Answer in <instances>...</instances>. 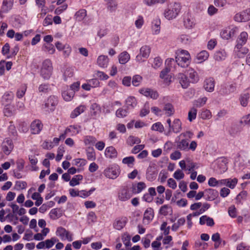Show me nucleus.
I'll use <instances>...</instances> for the list:
<instances>
[{"mask_svg": "<svg viewBox=\"0 0 250 250\" xmlns=\"http://www.w3.org/2000/svg\"><path fill=\"white\" fill-rule=\"evenodd\" d=\"M181 9V5L179 3H170L165 10L164 15L167 19L171 20L176 18L180 12Z\"/></svg>", "mask_w": 250, "mask_h": 250, "instance_id": "nucleus-1", "label": "nucleus"}, {"mask_svg": "<svg viewBox=\"0 0 250 250\" xmlns=\"http://www.w3.org/2000/svg\"><path fill=\"white\" fill-rule=\"evenodd\" d=\"M135 161V159L133 156H129L124 158L122 162L124 164H126L128 167H132L134 165V162Z\"/></svg>", "mask_w": 250, "mask_h": 250, "instance_id": "nucleus-50", "label": "nucleus"}, {"mask_svg": "<svg viewBox=\"0 0 250 250\" xmlns=\"http://www.w3.org/2000/svg\"><path fill=\"white\" fill-rule=\"evenodd\" d=\"M83 179V176L81 175H77L74 176L69 182V184L72 187H74L80 184L79 181Z\"/></svg>", "mask_w": 250, "mask_h": 250, "instance_id": "nucleus-42", "label": "nucleus"}, {"mask_svg": "<svg viewBox=\"0 0 250 250\" xmlns=\"http://www.w3.org/2000/svg\"><path fill=\"white\" fill-rule=\"evenodd\" d=\"M208 53L207 51L203 50L198 54L197 59L201 62H202L206 60L208 58Z\"/></svg>", "mask_w": 250, "mask_h": 250, "instance_id": "nucleus-46", "label": "nucleus"}, {"mask_svg": "<svg viewBox=\"0 0 250 250\" xmlns=\"http://www.w3.org/2000/svg\"><path fill=\"white\" fill-rule=\"evenodd\" d=\"M235 34V29L229 27L227 28L221 33V37L225 39L228 40L233 37Z\"/></svg>", "mask_w": 250, "mask_h": 250, "instance_id": "nucleus-20", "label": "nucleus"}, {"mask_svg": "<svg viewBox=\"0 0 250 250\" xmlns=\"http://www.w3.org/2000/svg\"><path fill=\"white\" fill-rule=\"evenodd\" d=\"M104 174L105 177L114 179L118 176L119 171L117 167H108L104 170Z\"/></svg>", "mask_w": 250, "mask_h": 250, "instance_id": "nucleus-12", "label": "nucleus"}, {"mask_svg": "<svg viewBox=\"0 0 250 250\" xmlns=\"http://www.w3.org/2000/svg\"><path fill=\"white\" fill-rule=\"evenodd\" d=\"M126 104L127 108H134L136 106L137 102L136 98L133 96H129L126 100Z\"/></svg>", "mask_w": 250, "mask_h": 250, "instance_id": "nucleus-34", "label": "nucleus"}, {"mask_svg": "<svg viewBox=\"0 0 250 250\" xmlns=\"http://www.w3.org/2000/svg\"><path fill=\"white\" fill-rule=\"evenodd\" d=\"M234 20L238 22H245L250 20V8L235 14Z\"/></svg>", "mask_w": 250, "mask_h": 250, "instance_id": "nucleus-8", "label": "nucleus"}, {"mask_svg": "<svg viewBox=\"0 0 250 250\" xmlns=\"http://www.w3.org/2000/svg\"><path fill=\"white\" fill-rule=\"evenodd\" d=\"M26 90V86L25 85L21 86L17 92V96L19 98H22L24 95Z\"/></svg>", "mask_w": 250, "mask_h": 250, "instance_id": "nucleus-60", "label": "nucleus"}, {"mask_svg": "<svg viewBox=\"0 0 250 250\" xmlns=\"http://www.w3.org/2000/svg\"><path fill=\"white\" fill-rule=\"evenodd\" d=\"M85 106L83 105H80L76 108L71 113L70 117L71 118H75L79 115L81 113H83L85 110Z\"/></svg>", "mask_w": 250, "mask_h": 250, "instance_id": "nucleus-33", "label": "nucleus"}, {"mask_svg": "<svg viewBox=\"0 0 250 250\" xmlns=\"http://www.w3.org/2000/svg\"><path fill=\"white\" fill-rule=\"evenodd\" d=\"M153 209L151 208H147L144 213V218L147 220H150L153 218Z\"/></svg>", "mask_w": 250, "mask_h": 250, "instance_id": "nucleus-49", "label": "nucleus"}, {"mask_svg": "<svg viewBox=\"0 0 250 250\" xmlns=\"http://www.w3.org/2000/svg\"><path fill=\"white\" fill-rule=\"evenodd\" d=\"M215 83V81L213 78H207L204 81L203 87L207 92H212L214 91Z\"/></svg>", "mask_w": 250, "mask_h": 250, "instance_id": "nucleus-13", "label": "nucleus"}, {"mask_svg": "<svg viewBox=\"0 0 250 250\" xmlns=\"http://www.w3.org/2000/svg\"><path fill=\"white\" fill-rule=\"evenodd\" d=\"M197 110L194 107H192L188 113V120L191 122L196 117Z\"/></svg>", "mask_w": 250, "mask_h": 250, "instance_id": "nucleus-47", "label": "nucleus"}, {"mask_svg": "<svg viewBox=\"0 0 250 250\" xmlns=\"http://www.w3.org/2000/svg\"><path fill=\"white\" fill-rule=\"evenodd\" d=\"M109 62V59L107 56L100 55L98 57L97 62L98 65L102 68L107 67Z\"/></svg>", "mask_w": 250, "mask_h": 250, "instance_id": "nucleus-19", "label": "nucleus"}, {"mask_svg": "<svg viewBox=\"0 0 250 250\" xmlns=\"http://www.w3.org/2000/svg\"><path fill=\"white\" fill-rule=\"evenodd\" d=\"M58 104V100L55 96H50L44 104L45 108H47L48 111H53L54 110L55 106Z\"/></svg>", "mask_w": 250, "mask_h": 250, "instance_id": "nucleus-10", "label": "nucleus"}, {"mask_svg": "<svg viewBox=\"0 0 250 250\" xmlns=\"http://www.w3.org/2000/svg\"><path fill=\"white\" fill-rule=\"evenodd\" d=\"M105 156L107 158H113L117 156V152L115 148L113 146L107 147L105 150Z\"/></svg>", "mask_w": 250, "mask_h": 250, "instance_id": "nucleus-23", "label": "nucleus"}, {"mask_svg": "<svg viewBox=\"0 0 250 250\" xmlns=\"http://www.w3.org/2000/svg\"><path fill=\"white\" fill-rule=\"evenodd\" d=\"M247 193L246 191H242L240 192L236 196V200L237 203H240L242 200L246 198Z\"/></svg>", "mask_w": 250, "mask_h": 250, "instance_id": "nucleus-57", "label": "nucleus"}, {"mask_svg": "<svg viewBox=\"0 0 250 250\" xmlns=\"http://www.w3.org/2000/svg\"><path fill=\"white\" fill-rule=\"evenodd\" d=\"M42 50L49 54H53L55 51L54 45L50 43H44L42 47Z\"/></svg>", "mask_w": 250, "mask_h": 250, "instance_id": "nucleus-36", "label": "nucleus"}, {"mask_svg": "<svg viewBox=\"0 0 250 250\" xmlns=\"http://www.w3.org/2000/svg\"><path fill=\"white\" fill-rule=\"evenodd\" d=\"M14 94L11 92H5L2 97V102L3 104H8L13 99Z\"/></svg>", "mask_w": 250, "mask_h": 250, "instance_id": "nucleus-35", "label": "nucleus"}, {"mask_svg": "<svg viewBox=\"0 0 250 250\" xmlns=\"http://www.w3.org/2000/svg\"><path fill=\"white\" fill-rule=\"evenodd\" d=\"M186 222V220L184 218H181L177 220V222L174 223L171 227V229L173 231H176L178 230L179 228L183 226Z\"/></svg>", "mask_w": 250, "mask_h": 250, "instance_id": "nucleus-43", "label": "nucleus"}, {"mask_svg": "<svg viewBox=\"0 0 250 250\" xmlns=\"http://www.w3.org/2000/svg\"><path fill=\"white\" fill-rule=\"evenodd\" d=\"M146 188L145 183L140 182L137 184L133 185L132 188V191L133 194H136L141 192L144 189Z\"/></svg>", "mask_w": 250, "mask_h": 250, "instance_id": "nucleus-21", "label": "nucleus"}, {"mask_svg": "<svg viewBox=\"0 0 250 250\" xmlns=\"http://www.w3.org/2000/svg\"><path fill=\"white\" fill-rule=\"evenodd\" d=\"M205 193L207 196V199L209 200L214 199L217 194V191L211 188L205 190Z\"/></svg>", "mask_w": 250, "mask_h": 250, "instance_id": "nucleus-32", "label": "nucleus"}, {"mask_svg": "<svg viewBox=\"0 0 250 250\" xmlns=\"http://www.w3.org/2000/svg\"><path fill=\"white\" fill-rule=\"evenodd\" d=\"M161 21L160 20L156 19L152 21V30L153 34L158 35L160 32Z\"/></svg>", "mask_w": 250, "mask_h": 250, "instance_id": "nucleus-30", "label": "nucleus"}, {"mask_svg": "<svg viewBox=\"0 0 250 250\" xmlns=\"http://www.w3.org/2000/svg\"><path fill=\"white\" fill-rule=\"evenodd\" d=\"M208 98L206 97L199 98L194 101L193 105L196 107H201L205 105L207 101Z\"/></svg>", "mask_w": 250, "mask_h": 250, "instance_id": "nucleus-40", "label": "nucleus"}, {"mask_svg": "<svg viewBox=\"0 0 250 250\" xmlns=\"http://www.w3.org/2000/svg\"><path fill=\"white\" fill-rule=\"evenodd\" d=\"M86 16V11L85 9H81L77 11L75 17L76 19L78 21H82Z\"/></svg>", "mask_w": 250, "mask_h": 250, "instance_id": "nucleus-39", "label": "nucleus"}, {"mask_svg": "<svg viewBox=\"0 0 250 250\" xmlns=\"http://www.w3.org/2000/svg\"><path fill=\"white\" fill-rule=\"evenodd\" d=\"M53 66L52 62L49 59H46L42 62L40 70V74L44 79L48 80L52 75Z\"/></svg>", "mask_w": 250, "mask_h": 250, "instance_id": "nucleus-4", "label": "nucleus"}, {"mask_svg": "<svg viewBox=\"0 0 250 250\" xmlns=\"http://www.w3.org/2000/svg\"><path fill=\"white\" fill-rule=\"evenodd\" d=\"M163 110L165 112V115L168 117L172 116L175 112L173 105L170 103H167L164 105Z\"/></svg>", "mask_w": 250, "mask_h": 250, "instance_id": "nucleus-22", "label": "nucleus"}, {"mask_svg": "<svg viewBox=\"0 0 250 250\" xmlns=\"http://www.w3.org/2000/svg\"><path fill=\"white\" fill-rule=\"evenodd\" d=\"M151 48L148 45H144L140 49V53L136 57V61L138 62H142L147 59L150 55Z\"/></svg>", "mask_w": 250, "mask_h": 250, "instance_id": "nucleus-6", "label": "nucleus"}, {"mask_svg": "<svg viewBox=\"0 0 250 250\" xmlns=\"http://www.w3.org/2000/svg\"><path fill=\"white\" fill-rule=\"evenodd\" d=\"M248 35L247 32H243L241 33L237 40V44L243 45L246 43L248 39Z\"/></svg>", "mask_w": 250, "mask_h": 250, "instance_id": "nucleus-41", "label": "nucleus"}, {"mask_svg": "<svg viewBox=\"0 0 250 250\" xmlns=\"http://www.w3.org/2000/svg\"><path fill=\"white\" fill-rule=\"evenodd\" d=\"M127 142L129 145L132 146L135 144L140 143L141 140L138 137L130 136L128 138Z\"/></svg>", "mask_w": 250, "mask_h": 250, "instance_id": "nucleus-51", "label": "nucleus"}, {"mask_svg": "<svg viewBox=\"0 0 250 250\" xmlns=\"http://www.w3.org/2000/svg\"><path fill=\"white\" fill-rule=\"evenodd\" d=\"M185 174L180 169H177L173 174V177L177 180H181L184 177Z\"/></svg>", "mask_w": 250, "mask_h": 250, "instance_id": "nucleus-63", "label": "nucleus"}, {"mask_svg": "<svg viewBox=\"0 0 250 250\" xmlns=\"http://www.w3.org/2000/svg\"><path fill=\"white\" fill-rule=\"evenodd\" d=\"M241 128L237 125H233L229 130V133L232 136L239 134L241 131Z\"/></svg>", "mask_w": 250, "mask_h": 250, "instance_id": "nucleus-38", "label": "nucleus"}, {"mask_svg": "<svg viewBox=\"0 0 250 250\" xmlns=\"http://www.w3.org/2000/svg\"><path fill=\"white\" fill-rule=\"evenodd\" d=\"M81 131V127L78 125H69L63 133L60 135L61 139H64L66 136H73L77 134Z\"/></svg>", "mask_w": 250, "mask_h": 250, "instance_id": "nucleus-7", "label": "nucleus"}, {"mask_svg": "<svg viewBox=\"0 0 250 250\" xmlns=\"http://www.w3.org/2000/svg\"><path fill=\"white\" fill-rule=\"evenodd\" d=\"M182 130V123L180 119H175L172 123V125L170 126V128L169 129V132H173L175 133L180 132Z\"/></svg>", "mask_w": 250, "mask_h": 250, "instance_id": "nucleus-17", "label": "nucleus"}, {"mask_svg": "<svg viewBox=\"0 0 250 250\" xmlns=\"http://www.w3.org/2000/svg\"><path fill=\"white\" fill-rule=\"evenodd\" d=\"M226 57V53L225 51H219L216 52L214 54V58L215 60L220 61L225 59Z\"/></svg>", "mask_w": 250, "mask_h": 250, "instance_id": "nucleus-45", "label": "nucleus"}, {"mask_svg": "<svg viewBox=\"0 0 250 250\" xmlns=\"http://www.w3.org/2000/svg\"><path fill=\"white\" fill-rule=\"evenodd\" d=\"M184 24L187 29H192L196 24V20L194 16L188 13L184 18Z\"/></svg>", "mask_w": 250, "mask_h": 250, "instance_id": "nucleus-9", "label": "nucleus"}, {"mask_svg": "<svg viewBox=\"0 0 250 250\" xmlns=\"http://www.w3.org/2000/svg\"><path fill=\"white\" fill-rule=\"evenodd\" d=\"M118 59L119 62L124 64L130 60V55L126 51H124L119 54Z\"/></svg>", "mask_w": 250, "mask_h": 250, "instance_id": "nucleus-27", "label": "nucleus"}, {"mask_svg": "<svg viewBox=\"0 0 250 250\" xmlns=\"http://www.w3.org/2000/svg\"><path fill=\"white\" fill-rule=\"evenodd\" d=\"M57 241V240L55 238H52L51 239H47L44 242L45 246L46 248L49 249L54 245L55 243Z\"/></svg>", "mask_w": 250, "mask_h": 250, "instance_id": "nucleus-61", "label": "nucleus"}, {"mask_svg": "<svg viewBox=\"0 0 250 250\" xmlns=\"http://www.w3.org/2000/svg\"><path fill=\"white\" fill-rule=\"evenodd\" d=\"M228 181L226 184V186L229 188L233 189L237 184L238 182V180L236 178L231 179H227Z\"/></svg>", "mask_w": 250, "mask_h": 250, "instance_id": "nucleus-56", "label": "nucleus"}, {"mask_svg": "<svg viewBox=\"0 0 250 250\" xmlns=\"http://www.w3.org/2000/svg\"><path fill=\"white\" fill-rule=\"evenodd\" d=\"M132 195L133 192L127 186L121 187L118 193V198L121 201H126L129 200Z\"/></svg>", "mask_w": 250, "mask_h": 250, "instance_id": "nucleus-5", "label": "nucleus"}, {"mask_svg": "<svg viewBox=\"0 0 250 250\" xmlns=\"http://www.w3.org/2000/svg\"><path fill=\"white\" fill-rule=\"evenodd\" d=\"M87 158L89 160L93 161L96 158L95 153L93 149L89 148L86 151Z\"/></svg>", "mask_w": 250, "mask_h": 250, "instance_id": "nucleus-55", "label": "nucleus"}, {"mask_svg": "<svg viewBox=\"0 0 250 250\" xmlns=\"http://www.w3.org/2000/svg\"><path fill=\"white\" fill-rule=\"evenodd\" d=\"M43 125L40 120H35L31 124V133L37 134L40 132L42 128Z\"/></svg>", "mask_w": 250, "mask_h": 250, "instance_id": "nucleus-15", "label": "nucleus"}, {"mask_svg": "<svg viewBox=\"0 0 250 250\" xmlns=\"http://www.w3.org/2000/svg\"><path fill=\"white\" fill-rule=\"evenodd\" d=\"M208 244L202 242L200 240H197L195 243V247L198 250H204L207 248Z\"/></svg>", "mask_w": 250, "mask_h": 250, "instance_id": "nucleus-53", "label": "nucleus"}, {"mask_svg": "<svg viewBox=\"0 0 250 250\" xmlns=\"http://www.w3.org/2000/svg\"><path fill=\"white\" fill-rule=\"evenodd\" d=\"M162 59L159 57H156L153 59V62L152 63V66L155 69H157L162 65Z\"/></svg>", "mask_w": 250, "mask_h": 250, "instance_id": "nucleus-52", "label": "nucleus"}, {"mask_svg": "<svg viewBox=\"0 0 250 250\" xmlns=\"http://www.w3.org/2000/svg\"><path fill=\"white\" fill-rule=\"evenodd\" d=\"M177 78L179 83L183 88H186L189 86V81L186 75L183 73H179Z\"/></svg>", "mask_w": 250, "mask_h": 250, "instance_id": "nucleus-18", "label": "nucleus"}, {"mask_svg": "<svg viewBox=\"0 0 250 250\" xmlns=\"http://www.w3.org/2000/svg\"><path fill=\"white\" fill-rule=\"evenodd\" d=\"M151 129L162 133L164 131V127L160 122H157L152 125Z\"/></svg>", "mask_w": 250, "mask_h": 250, "instance_id": "nucleus-48", "label": "nucleus"}, {"mask_svg": "<svg viewBox=\"0 0 250 250\" xmlns=\"http://www.w3.org/2000/svg\"><path fill=\"white\" fill-rule=\"evenodd\" d=\"M243 45L240 44H237L235 48V51L237 53V55L239 58H241L244 55L247 54L248 52V49L246 47H243Z\"/></svg>", "mask_w": 250, "mask_h": 250, "instance_id": "nucleus-25", "label": "nucleus"}, {"mask_svg": "<svg viewBox=\"0 0 250 250\" xmlns=\"http://www.w3.org/2000/svg\"><path fill=\"white\" fill-rule=\"evenodd\" d=\"M218 167L220 169L221 172H224L227 169V159L226 158H221L218 160Z\"/></svg>", "mask_w": 250, "mask_h": 250, "instance_id": "nucleus-29", "label": "nucleus"}, {"mask_svg": "<svg viewBox=\"0 0 250 250\" xmlns=\"http://www.w3.org/2000/svg\"><path fill=\"white\" fill-rule=\"evenodd\" d=\"M200 117L203 119H209L211 117V113L209 110H203L200 114Z\"/></svg>", "mask_w": 250, "mask_h": 250, "instance_id": "nucleus-54", "label": "nucleus"}, {"mask_svg": "<svg viewBox=\"0 0 250 250\" xmlns=\"http://www.w3.org/2000/svg\"><path fill=\"white\" fill-rule=\"evenodd\" d=\"M191 57L188 51L179 50L176 57V62L179 66L182 67H188L190 63Z\"/></svg>", "mask_w": 250, "mask_h": 250, "instance_id": "nucleus-2", "label": "nucleus"}, {"mask_svg": "<svg viewBox=\"0 0 250 250\" xmlns=\"http://www.w3.org/2000/svg\"><path fill=\"white\" fill-rule=\"evenodd\" d=\"M170 208V207L167 205H165L161 207L159 210V213L166 216L168 214V209Z\"/></svg>", "mask_w": 250, "mask_h": 250, "instance_id": "nucleus-62", "label": "nucleus"}, {"mask_svg": "<svg viewBox=\"0 0 250 250\" xmlns=\"http://www.w3.org/2000/svg\"><path fill=\"white\" fill-rule=\"evenodd\" d=\"M13 4V0H3L1 7V12H6L10 10Z\"/></svg>", "mask_w": 250, "mask_h": 250, "instance_id": "nucleus-24", "label": "nucleus"}, {"mask_svg": "<svg viewBox=\"0 0 250 250\" xmlns=\"http://www.w3.org/2000/svg\"><path fill=\"white\" fill-rule=\"evenodd\" d=\"M188 142L186 139H183L181 141L177 142V147L181 150H188Z\"/></svg>", "mask_w": 250, "mask_h": 250, "instance_id": "nucleus-28", "label": "nucleus"}, {"mask_svg": "<svg viewBox=\"0 0 250 250\" xmlns=\"http://www.w3.org/2000/svg\"><path fill=\"white\" fill-rule=\"evenodd\" d=\"M127 219L125 217H122L117 218L114 223V228L117 230L122 229L126 225Z\"/></svg>", "mask_w": 250, "mask_h": 250, "instance_id": "nucleus-14", "label": "nucleus"}, {"mask_svg": "<svg viewBox=\"0 0 250 250\" xmlns=\"http://www.w3.org/2000/svg\"><path fill=\"white\" fill-rule=\"evenodd\" d=\"M57 235L61 237L62 239H67L69 241H72V235L65 229L59 227L56 231Z\"/></svg>", "mask_w": 250, "mask_h": 250, "instance_id": "nucleus-16", "label": "nucleus"}, {"mask_svg": "<svg viewBox=\"0 0 250 250\" xmlns=\"http://www.w3.org/2000/svg\"><path fill=\"white\" fill-rule=\"evenodd\" d=\"M175 62L173 59H167L166 61V67L160 73V77L164 80V83L168 85L171 82V76L168 74L170 70V67L172 63H174Z\"/></svg>", "mask_w": 250, "mask_h": 250, "instance_id": "nucleus-3", "label": "nucleus"}, {"mask_svg": "<svg viewBox=\"0 0 250 250\" xmlns=\"http://www.w3.org/2000/svg\"><path fill=\"white\" fill-rule=\"evenodd\" d=\"M188 75L191 82L193 83H197L199 80L198 73L192 68H189L188 70Z\"/></svg>", "mask_w": 250, "mask_h": 250, "instance_id": "nucleus-26", "label": "nucleus"}, {"mask_svg": "<svg viewBox=\"0 0 250 250\" xmlns=\"http://www.w3.org/2000/svg\"><path fill=\"white\" fill-rule=\"evenodd\" d=\"M117 8V3L114 0L107 4V9L110 12H115Z\"/></svg>", "mask_w": 250, "mask_h": 250, "instance_id": "nucleus-59", "label": "nucleus"}, {"mask_svg": "<svg viewBox=\"0 0 250 250\" xmlns=\"http://www.w3.org/2000/svg\"><path fill=\"white\" fill-rule=\"evenodd\" d=\"M13 148L12 141L9 138H6L2 144V149L6 155H8Z\"/></svg>", "mask_w": 250, "mask_h": 250, "instance_id": "nucleus-11", "label": "nucleus"}, {"mask_svg": "<svg viewBox=\"0 0 250 250\" xmlns=\"http://www.w3.org/2000/svg\"><path fill=\"white\" fill-rule=\"evenodd\" d=\"M206 223L208 226L210 227L213 226L214 224L212 218L208 217L206 215L202 216L200 218V224L202 225Z\"/></svg>", "mask_w": 250, "mask_h": 250, "instance_id": "nucleus-31", "label": "nucleus"}, {"mask_svg": "<svg viewBox=\"0 0 250 250\" xmlns=\"http://www.w3.org/2000/svg\"><path fill=\"white\" fill-rule=\"evenodd\" d=\"M142 80V78L140 75L134 76L132 80V84L135 86H138L139 85Z\"/></svg>", "mask_w": 250, "mask_h": 250, "instance_id": "nucleus-58", "label": "nucleus"}, {"mask_svg": "<svg viewBox=\"0 0 250 250\" xmlns=\"http://www.w3.org/2000/svg\"><path fill=\"white\" fill-rule=\"evenodd\" d=\"M250 95L249 93L242 94L240 98V104L243 106H246L248 104Z\"/></svg>", "mask_w": 250, "mask_h": 250, "instance_id": "nucleus-44", "label": "nucleus"}, {"mask_svg": "<svg viewBox=\"0 0 250 250\" xmlns=\"http://www.w3.org/2000/svg\"><path fill=\"white\" fill-rule=\"evenodd\" d=\"M74 95V92L68 90L63 91L62 92V96L63 99L66 101H70L73 98Z\"/></svg>", "mask_w": 250, "mask_h": 250, "instance_id": "nucleus-37", "label": "nucleus"}, {"mask_svg": "<svg viewBox=\"0 0 250 250\" xmlns=\"http://www.w3.org/2000/svg\"><path fill=\"white\" fill-rule=\"evenodd\" d=\"M240 123L241 124H244L246 125H250V114L244 116L240 121Z\"/></svg>", "mask_w": 250, "mask_h": 250, "instance_id": "nucleus-64", "label": "nucleus"}]
</instances>
